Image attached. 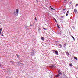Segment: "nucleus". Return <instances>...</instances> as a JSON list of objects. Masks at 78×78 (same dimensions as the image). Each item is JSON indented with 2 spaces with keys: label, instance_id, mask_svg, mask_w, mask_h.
<instances>
[{
  "label": "nucleus",
  "instance_id": "1a4fd4ad",
  "mask_svg": "<svg viewBox=\"0 0 78 78\" xmlns=\"http://www.w3.org/2000/svg\"><path fill=\"white\" fill-rule=\"evenodd\" d=\"M2 28H1L0 29V34H1V33H2Z\"/></svg>",
  "mask_w": 78,
  "mask_h": 78
},
{
  "label": "nucleus",
  "instance_id": "9d476101",
  "mask_svg": "<svg viewBox=\"0 0 78 78\" xmlns=\"http://www.w3.org/2000/svg\"><path fill=\"white\" fill-rule=\"evenodd\" d=\"M57 27H58V28H60V27H59V25H58V24H57Z\"/></svg>",
  "mask_w": 78,
  "mask_h": 78
},
{
  "label": "nucleus",
  "instance_id": "7c9ffc66",
  "mask_svg": "<svg viewBox=\"0 0 78 78\" xmlns=\"http://www.w3.org/2000/svg\"><path fill=\"white\" fill-rule=\"evenodd\" d=\"M53 53H55V51H54L53 52Z\"/></svg>",
  "mask_w": 78,
  "mask_h": 78
},
{
  "label": "nucleus",
  "instance_id": "c756f323",
  "mask_svg": "<svg viewBox=\"0 0 78 78\" xmlns=\"http://www.w3.org/2000/svg\"><path fill=\"white\" fill-rule=\"evenodd\" d=\"M53 10H55V9H53Z\"/></svg>",
  "mask_w": 78,
  "mask_h": 78
},
{
  "label": "nucleus",
  "instance_id": "f3484780",
  "mask_svg": "<svg viewBox=\"0 0 78 78\" xmlns=\"http://www.w3.org/2000/svg\"><path fill=\"white\" fill-rule=\"evenodd\" d=\"M50 8H51V9H52V10H53V8L51 7V6H50Z\"/></svg>",
  "mask_w": 78,
  "mask_h": 78
},
{
  "label": "nucleus",
  "instance_id": "2eb2a0df",
  "mask_svg": "<svg viewBox=\"0 0 78 78\" xmlns=\"http://www.w3.org/2000/svg\"><path fill=\"white\" fill-rule=\"evenodd\" d=\"M61 31L60 32H59L58 34H60V35H61Z\"/></svg>",
  "mask_w": 78,
  "mask_h": 78
},
{
  "label": "nucleus",
  "instance_id": "0eeeda50",
  "mask_svg": "<svg viewBox=\"0 0 78 78\" xmlns=\"http://www.w3.org/2000/svg\"><path fill=\"white\" fill-rule=\"evenodd\" d=\"M58 53V51H55V54L57 55H59Z\"/></svg>",
  "mask_w": 78,
  "mask_h": 78
},
{
  "label": "nucleus",
  "instance_id": "2f4dec72",
  "mask_svg": "<svg viewBox=\"0 0 78 78\" xmlns=\"http://www.w3.org/2000/svg\"><path fill=\"white\" fill-rule=\"evenodd\" d=\"M30 26H32V25L30 24Z\"/></svg>",
  "mask_w": 78,
  "mask_h": 78
},
{
  "label": "nucleus",
  "instance_id": "a878e982",
  "mask_svg": "<svg viewBox=\"0 0 78 78\" xmlns=\"http://www.w3.org/2000/svg\"><path fill=\"white\" fill-rule=\"evenodd\" d=\"M43 29H44V30H47L45 28H43Z\"/></svg>",
  "mask_w": 78,
  "mask_h": 78
},
{
  "label": "nucleus",
  "instance_id": "dca6fc26",
  "mask_svg": "<svg viewBox=\"0 0 78 78\" xmlns=\"http://www.w3.org/2000/svg\"><path fill=\"white\" fill-rule=\"evenodd\" d=\"M11 63H12V64H13L14 63V62L12 61H10Z\"/></svg>",
  "mask_w": 78,
  "mask_h": 78
},
{
  "label": "nucleus",
  "instance_id": "20e7f679",
  "mask_svg": "<svg viewBox=\"0 0 78 78\" xmlns=\"http://www.w3.org/2000/svg\"><path fill=\"white\" fill-rule=\"evenodd\" d=\"M65 53H66V55H67V56H69V53L68 52L66 51L65 52Z\"/></svg>",
  "mask_w": 78,
  "mask_h": 78
},
{
  "label": "nucleus",
  "instance_id": "39448f33",
  "mask_svg": "<svg viewBox=\"0 0 78 78\" xmlns=\"http://www.w3.org/2000/svg\"><path fill=\"white\" fill-rule=\"evenodd\" d=\"M59 76H60V74H59L55 76V77H56V78H57V77H59Z\"/></svg>",
  "mask_w": 78,
  "mask_h": 78
},
{
  "label": "nucleus",
  "instance_id": "72a5a7b5",
  "mask_svg": "<svg viewBox=\"0 0 78 78\" xmlns=\"http://www.w3.org/2000/svg\"><path fill=\"white\" fill-rule=\"evenodd\" d=\"M25 27V28H27V27Z\"/></svg>",
  "mask_w": 78,
  "mask_h": 78
},
{
  "label": "nucleus",
  "instance_id": "ddd939ff",
  "mask_svg": "<svg viewBox=\"0 0 78 78\" xmlns=\"http://www.w3.org/2000/svg\"><path fill=\"white\" fill-rule=\"evenodd\" d=\"M54 20H55V22H57V21L56 20V19H55V18H54Z\"/></svg>",
  "mask_w": 78,
  "mask_h": 78
},
{
  "label": "nucleus",
  "instance_id": "f257e3e1",
  "mask_svg": "<svg viewBox=\"0 0 78 78\" xmlns=\"http://www.w3.org/2000/svg\"><path fill=\"white\" fill-rule=\"evenodd\" d=\"M18 13H19V9H17L16 12H15L13 13V14H14L15 16H16H16H17L18 15Z\"/></svg>",
  "mask_w": 78,
  "mask_h": 78
},
{
  "label": "nucleus",
  "instance_id": "4be33fe9",
  "mask_svg": "<svg viewBox=\"0 0 78 78\" xmlns=\"http://www.w3.org/2000/svg\"><path fill=\"white\" fill-rule=\"evenodd\" d=\"M69 11H68L67 12V13H69Z\"/></svg>",
  "mask_w": 78,
  "mask_h": 78
},
{
  "label": "nucleus",
  "instance_id": "cd10ccee",
  "mask_svg": "<svg viewBox=\"0 0 78 78\" xmlns=\"http://www.w3.org/2000/svg\"><path fill=\"white\" fill-rule=\"evenodd\" d=\"M2 36H4V35H3V34H2Z\"/></svg>",
  "mask_w": 78,
  "mask_h": 78
},
{
  "label": "nucleus",
  "instance_id": "b1692460",
  "mask_svg": "<svg viewBox=\"0 0 78 78\" xmlns=\"http://www.w3.org/2000/svg\"><path fill=\"white\" fill-rule=\"evenodd\" d=\"M63 17H64L63 16H61V18H63Z\"/></svg>",
  "mask_w": 78,
  "mask_h": 78
},
{
  "label": "nucleus",
  "instance_id": "5701e85b",
  "mask_svg": "<svg viewBox=\"0 0 78 78\" xmlns=\"http://www.w3.org/2000/svg\"><path fill=\"white\" fill-rule=\"evenodd\" d=\"M68 16V14L66 13V16Z\"/></svg>",
  "mask_w": 78,
  "mask_h": 78
},
{
  "label": "nucleus",
  "instance_id": "f704fd0d",
  "mask_svg": "<svg viewBox=\"0 0 78 78\" xmlns=\"http://www.w3.org/2000/svg\"><path fill=\"white\" fill-rule=\"evenodd\" d=\"M0 66H1V64H0Z\"/></svg>",
  "mask_w": 78,
  "mask_h": 78
},
{
  "label": "nucleus",
  "instance_id": "aec40b11",
  "mask_svg": "<svg viewBox=\"0 0 78 78\" xmlns=\"http://www.w3.org/2000/svg\"><path fill=\"white\" fill-rule=\"evenodd\" d=\"M34 20H36V21L37 20V19H36V17H35Z\"/></svg>",
  "mask_w": 78,
  "mask_h": 78
},
{
  "label": "nucleus",
  "instance_id": "6e6552de",
  "mask_svg": "<svg viewBox=\"0 0 78 78\" xmlns=\"http://www.w3.org/2000/svg\"><path fill=\"white\" fill-rule=\"evenodd\" d=\"M74 12H75V13H76L77 12V10H76V9H74Z\"/></svg>",
  "mask_w": 78,
  "mask_h": 78
},
{
  "label": "nucleus",
  "instance_id": "4468645a",
  "mask_svg": "<svg viewBox=\"0 0 78 78\" xmlns=\"http://www.w3.org/2000/svg\"><path fill=\"white\" fill-rule=\"evenodd\" d=\"M71 37H72V38L73 39V40H75V38H74V37H73V36H72Z\"/></svg>",
  "mask_w": 78,
  "mask_h": 78
},
{
  "label": "nucleus",
  "instance_id": "f03ea898",
  "mask_svg": "<svg viewBox=\"0 0 78 78\" xmlns=\"http://www.w3.org/2000/svg\"><path fill=\"white\" fill-rule=\"evenodd\" d=\"M30 54L31 56H34L35 55V53H34V51L30 53Z\"/></svg>",
  "mask_w": 78,
  "mask_h": 78
},
{
  "label": "nucleus",
  "instance_id": "423d86ee",
  "mask_svg": "<svg viewBox=\"0 0 78 78\" xmlns=\"http://www.w3.org/2000/svg\"><path fill=\"white\" fill-rule=\"evenodd\" d=\"M41 40H42V41H44V37H41Z\"/></svg>",
  "mask_w": 78,
  "mask_h": 78
},
{
  "label": "nucleus",
  "instance_id": "473e14b6",
  "mask_svg": "<svg viewBox=\"0 0 78 78\" xmlns=\"http://www.w3.org/2000/svg\"><path fill=\"white\" fill-rule=\"evenodd\" d=\"M9 78H11V77H9Z\"/></svg>",
  "mask_w": 78,
  "mask_h": 78
},
{
  "label": "nucleus",
  "instance_id": "393cba45",
  "mask_svg": "<svg viewBox=\"0 0 78 78\" xmlns=\"http://www.w3.org/2000/svg\"><path fill=\"white\" fill-rule=\"evenodd\" d=\"M16 56H17L18 58H19V55H16Z\"/></svg>",
  "mask_w": 78,
  "mask_h": 78
},
{
  "label": "nucleus",
  "instance_id": "412c9836",
  "mask_svg": "<svg viewBox=\"0 0 78 78\" xmlns=\"http://www.w3.org/2000/svg\"><path fill=\"white\" fill-rule=\"evenodd\" d=\"M72 64H69V66H72Z\"/></svg>",
  "mask_w": 78,
  "mask_h": 78
},
{
  "label": "nucleus",
  "instance_id": "c85d7f7f",
  "mask_svg": "<svg viewBox=\"0 0 78 78\" xmlns=\"http://www.w3.org/2000/svg\"><path fill=\"white\" fill-rule=\"evenodd\" d=\"M52 66H53V67H55V66H53V65H52Z\"/></svg>",
  "mask_w": 78,
  "mask_h": 78
},
{
  "label": "nucleus",
  "instance_id": "f8f14e48",
  "mask_svg": "<svg viewBox=\"0 0 78 78\" xmlns=\"http://www.w3.org/2000/svg\"><path fill=\"white\" fill-rule=\"evenodd\" d=\"M59 45L60 47H62V45L61 44H58Z\"/></svg>",
  "mask_w": 78,
  "mask_h": 78
},
{
  "label": "nucleus",
  "instance_id": "6ab92c4d",
  "mask_svg": "<svg viewBox=\"0 0 78 78\" xmlns=\"http://www.w3.org/2000/svg\"><path fill=\"white\" fill-rule=\"evenodd\" d=\"M64 46V47H66V44H64L63 45Z\"/></svg>",
  "mask_w": 78,
  "mask_h": 78
},
{
  "label": "nucleus",
  "instance_id": "a211bd4d",
  "mask_svg": "<svg viewBox=\"0 0 78 78\" xmlns=\"http://www.w3.org/2000/svg\"><path fill=\"white\" fill-rule=\"evenodd\" d=\"M76 6H78V4H76Z\"/></svg>",
  "mask_w": 78,
  "mask_h": 78
},
{
  "label": "nucleus",
  "instance_id": "9b49d317",
  "mask_svg": "<svg viewBox=\"0 0 78 78\" xmlns=\"http://www.w3.org/2000/svg\"><path fill=\"white\" fill-rule=\"evenodd\" d=\"M74 59H76V60H78V58H77V57H74Z\"/></svg>",
  "mask_w": 78,
  "mask_h": 78
},
{
  "label": "nucleus",
  "instance_id": "bb28decb",
  "mask_svg": "<svg viewBox=\"0 0 78 78\" xmlns=\"http://www.w3.org/2000/svg\"><path fill=\"white\" fill-rule=\"evenodd\" d=\"M63 11H64V10H66V8L63 9Z\"/></svg>",
  "mask_w": 78,
  "mask_h": 78
},
{
  "label": "nucleus",
  "instance_id": "7ed1b4c3",
  "mask_svg": "<svg viewBox=\"0 0 78 78\" xmlns=\"http://www.w3.org/2000/svg\"><path fill=\"white\" fill-rule=\"evenodd\" d=\"M58 74H59V75H62V73H61V70H58Z\"/></svg>",
  "mask_w": 78,
  "mask_h": 78
}]
</instances>
